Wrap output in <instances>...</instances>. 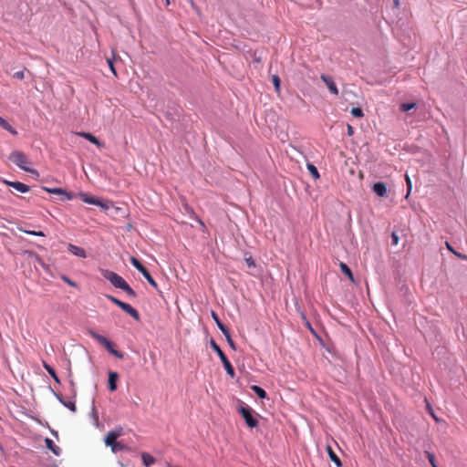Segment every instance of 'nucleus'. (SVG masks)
Wrapping results in <instances>:
<instances>
[{
  "label": "nucleus",
  "instance_id": "35",
  "mask_svg": "<svg viewBox=\"0 0 467 467\" xmlns=\"http://www.w3.org/2000/svg\"><path fill=\"white\" fill-rule=\"evenodd\" d=\"M21 231L27 234L36 235V236H45L46 235L42 231H29V230H21Z\"/></svg>",
  "mask_w": 467,
  "mask_h": 467
},
{
  "label": "nucleus",
  "instance_id": "7",
  "mask_svg": "<svg viewBox=\"0 0 467 467\" xmlns=\"http://www.w3.org/2000/svg\"><path fill=\"white\" fill-rule=\"evenodd\" d=\"M131 265L145 277V279L149 282L150 285L153 287H157V283L150 275V272L146 269V267L135 257L130 258Z\"/></svg>",
  "mask_w": 467,
  "mask_h": 467
},
{
  "label": "nucleus",
  "instance_id": "10",
  "mask_svg": "<svg viewBox=\"0 0 467 467\" xmlns=\"http://www.w3.org/2000/svg\"><path fill=\"white\" fill-rule=\"evenodd\" d=\"M43 190L46 191L48 193L52 194H58L62 196V200H72L73 194L71 192H67V191L61 189V188H48V187H43Z\"/></svg>",
  "mask_w": 467,
  "mask_h": 467
},
{
  "label": "nucleus",
  "instance_id": "17",
  "mask_svg": "<svg viewBox=\"0 0 467 467\" xmlns=\"http://www.w3.org/2000/svg\"><path fill=\"white\" fill-rule=\"evenodd\" d=\"M78 135H79L80 137L85 138L89 142L97 145L98 147H101L102 146L100 141L94 135H92L91 133H88V132H79V133H78Z\"/></svg>",
  "mask_w": 467,
  "mask_h": 467
},
{
  "label": "nucleus",
  "instance_id": "21",
  "mask_svg": "<svg viewBox=\"0 0 467 467\" xmlns=\"http://www.w3.org/2000/svg\"><path fill=\"white\" fill-rule=\"evenodd\" d=\"M339 267L342 273L345 274L352 283H354V276L350 268L345 263H340Z\"/></svg>",
  "mask_w": 467,
  "mask_h": 467
},
{
  "label": "nucleus",
  "instance_id": "43",
  "mask_svg": "<svg viewBox=\"0 0 467 467\" xmlns=\"http://www.w3.org/2000/svg\"><path fill=\"white\" fill-rule=\"evenodd\" d=\"M64 280H65L68 285H72V286H74V285H75V284H74L72 281H70L68 278L64 277Z\"/></svg>",
  "mask_w": 467,
  "mask_h": 467
},
{
  "label": "nucleus",
  "instance_id": "13",
  "mask_svg": "<svg viewBox=\"0 0 467 467\" xmlns=\"http://www.w3.org/2000/svg\"><path fill=\"white\" fill-rule=\"evenodd\" d=\"M372 191L379 197H387L388 190L384 182H379L372 185Z\"/></svg>",
  "mask_w": 467,
  "mask_h": 467
},
{
  "label": "nucleus",
  "instance_id": "20",
  "mask_svg": "<svg viewBox=\"0 0 467 467\" xmlns=\"http://www.w3.org/2000/svg\"><path fill=\"white\" fill-rule=\"evenodd\" d=\"M42 364H43L44 368H45V369L47 371V373L52 377V379H53L56 382L59 383L60 381H59V379H58V377H57V373H56L55 369H54L51 366H49L46 361H43V362H42Z\"/></svg>",
  "mask_w": 467,
  "mask_h": 467
},
{
  "label": "nucleus",
  "instance_id": "32",
  "mask_svg": "<svg viewBox=\"0 0 467 467\" xmlns=\"http://www.w3.org/2000/svg\"><path fill=\"white\" fill-rule=\"evenodd\" d=\"M405 181L407 183V194H406L405 198L407 199L411 192L412 184H411V180L409 177V175L405 176Z\"/></svg>",
  "mask_w": 467,
  "mask_h": 467
},
{
  "label": "nucleus",
  "instance_id": "5",
  "mask_svg": "<svg viewBox=\"0 0 467 467\" xmlns=\"http://www.w3.org/2000/svg\"><path fill=\"white\" fill-rule=\"evenodd\" d=\"M101 275H103L104 278L109 280L111 283V285H114L116 288L121 289L127 284L124 278H122L120 275H119L117 273L113 271L102 269Z\"/></svg>",
  "mask_w": 467,
  "mask_h": 467
},
{
  "label": "nucleus",
  "instance_id": "2",
  "mask_svg": "<svg viewBox=\"0 0 467 467\" xmlns=\"http://www.w3.org/2000/svg\"><path fill=\"white\" fill-rule=\"evenodd\" d=\"M211 347L217 353V355L220 358V360L222 361V363H223V365L227 374L231 378H234L235 376V372H234V369L232 364L230 363L229 359L227 358V357L225 356L223 351L221 349L219 345L213 339L211 340Z\"/></svg>",
  "mask_w": 467,
  "mask_h": 467
},
{
  "label": "nucleus",
  "instance_id": "22",
  "mask_svg": "<svg viewBox=\"0 0 467 467\" xmlns=\"http://www.w3.org/2000/svg\"><path fill=\"white\" fill-rule=\"evenodd\" d=\"M251 389L260 398V399H265L267 397V394L265 389H263L261 387L257 385L251 386Z\"/></svg>",
  "mask_w": 467,
  "mask_h": 467
},
{
  "label": "nucleus",
  "instance_id": "15",
  "mask_svg": "<svg viewBox=\"0 0 467 467\" xmlns=\"http://www.w3.org/2000/svg\"><path fill=\"white\" fill-rule=\"evenodd\" d=\"M118 379H119V375L117 372L109 371V389L110 391H115L117 389Z\"/></svg>",
  "mask_w": 467,
  "mask_h": 467
},
{
  "label": "nucleus",
  "instance_id": "28",
  "mask_svg": "<svg viewBox=\"0 0 467 467\" xmlns=\"http://www.w3.org/2000/svg\"><path fill=\"white\" fill-rule=\"evenodd\" d=\"M129 296L130 297H136V292L130 286V285L127 283L122 288Z\"/></svg>",
  "mask_w": 467,
  "mask_h": 467
},
{
  "label": "nucleus",
  "instance_id": "9",
  "mask_svg": "<svg viewBox=\"0 0 467 467\" xmlns=\"http://www.w3.org/2000/svg\"><path fill=\"white\" fill-rule=\"evenodd\" d=\"M122 434V428L115 429L107 433L105 437V444L110 448L114 446L117 439Z\"/></svg>",
  "mask_w": 467,
  "mask_h": 467
},
{
  "label": "nucleus",
  "instance_id": "30",
  "mask_svg": "<svg viewBox=\"0 0 467 467\" xmlns=\"http://www.w3.org/2000/svg\"><path fill=\"white\" fill-rule=\"evenodd\" d=\"M416 107L415 102H408V103H402L400 105V110L402 111H409Z\"/></svg>",
  "mask_w": 467,
  "mask_h": 467
},
{
  "label": "nucleus",
  "instance_id": "42",
  "mask_svg": "<svg viewBox=\"0 0 467 467\" xmlns=\"http://www.w3.org/2000/svg\"><path fill=\"white\" fill-rule=\"evenodd\" d=\"M353 133H354V130H353L352 126L348 125V135L352 136Z\"/></svg>",
  "mask_w": 467,
  "mask_h": 467
},
{
  "label": "nucleus",
  "instance_id": "4",
  "mask_svg": "<svg viewBox=\"0 0 467 467\" xmlns=\"http://www.w3.org/2000/svg\"><path fill=\"white\" fill-rule=\"evenodd\" d=\"M106 297L109 301H111L113 304H115L116 306L120 307L124 312H126L128 315H130L132 318H134L137 321L140 320V314H139V312L134 307H132L130 305H129L127 303H124V302L120 301L119 299H118L115 296H110V295H107Z\"/></svg>",
  "mask_w": 467,
  "mask_h": 467
},
{
  "label": "nucleus",
  "instance_id": "1",
  "mask_svg": "<svg viewBox=\"0 0 467 467\" xmlns=\"http://www.w3.org/2000/svg\"><path fill=\"white\" fill-rule=\"evenodd\" d=\"M9 160L25 171L36 175L38 174V172L35 169H31L29 167L30 161L24 152L19 150H14L10 153Z\"/></svg>",
  "mask_w": 467,
  "mask_h": 467
},
{
  "label": "nucleus",
  "instance_id": "45",
  "mask_svg": "<svg viewBox=\"0 0 467 467\" xmlns=\"http://www.w3.org/2000/svg\"><path fill=\"white\" fill-rule=\"evenodd\" d=\"M166 4L169 5L170 4V1L169 0H166Z\"/></svg>",
  "mask_w": 467,
  "mask_h": 467
},
{
  "label": "nucleus",
  "instance_id": "18",
  "mask_svg": "<svg viewBox=\"0 0 467 467\" xmlns=\"http://www.w3.org/2000/svg\"><path fill=\"white\" fill-rule=\"evenodd\" d=\"M327 453H328V456L330 458V460L337 466V467H341L342 466V463H341V461L339 459V457L336 454V452L333 451V449L331 448V446H327Z\"/></svg>",
  "mask_w": 467,
  "mask_h": 467
},
{
  "label": "nucleus",
  "instance_id": "16",
  "mask_svg": "<svg viewBox=\"0 0 467 467\" xmlns=\"http://www.w3.org/2000/svg\"><path fill=\"white\" fill-rule=\"evenodd\" d=\"M45 443H46V446L57 456H59L60 455V452H61V449L55 444V442L49 439V438H47L45 440Z\"/></svg>",
  "mask_w": 467,
  "mask_h": 467
},
{
  "label": "nucleus",
  "instance_id": "14",
  "mask_svg": "<svg viewBox=\"0 0 467 467\" xmlns=\"http://www.w3.org/2000/svg\"><path fill=\"white\" fill-rule=\"evenodd\" d=\"M67 249L68 251L78 256V257H80V258H86L87 257V253L86 251L82 248V247H79V246H77L75 244H67Z\"/></svg>",
  "mask_w": 467,
  "mask_h": 467
},
{
  "label": "nucleus",
  "instance_id": "12",
  "mask_svg": "<svg viewBox=\"0 0 467 467\" xmlns=\"http://www.w3.org/2000/svg\"><path fill=\"white\" fill-rule=\"evenodd\" d=\"M3 182L22 193L27 192L30 190L28 185L20 182H9L6 180H3Z\"/></svg>",
  "mask_w": 467,
  "mask_h": 467
},
{
  "label": "nucleus",
  "instance_id": "24",
  "mask_svg": "<svg viewBox=\"0 0 467 467\" xmlns=\"http://www.w3.org/2000/svg\"><path fill=\"white\" fill-rule=\"evenodd\" d=\"M58 400L67 408H68L71 411L75 412L77 410L76 404L74 401L68 400L65 401L63 400L61 396H57Z\"/></svg>",
  "mask_w": 467,
  "mask_h": 467
},
{
  "label": "nucleus",
  "instance_id": "38",
  "mask_svg": "<svg viewBox=\"0 0 467 467\" xmlns=\"http://www.w3.org/2000/svg\"><path fill=\"white\" fill-rule=\"evenodd\" d=\"M14 78H17V79H23L25 78V73L24 71H17L14 74Z\"/></svg>",
  "mask_w": 467,
  "mask_h": 467
},
{
  "label": "nucleus",
  "instance_id": "11",
  "mask_svg": "<svg viewBox=\"0 0 467 467\" xmlns=\"http://www.w3.org/2000/svg\"><path fill=\"white\" fill-rule=\"evenodd\" d=\"M320 78L326 84V86L327 87V88L329 89V91L332 94L338 95V89H337V88L336 86L335 81L333 80V78L330 76L322 74L320 76Z\"/></svg>",
  "mask_w": 467,
  "mask_h": 467
},
{
  "label": "nucleus",
  "instance_id": "29",
  "mask_svg": "<svg viewBox=\"0 0 467 467\" xmlns=\"http://www.w3.org/2000/svg\"><path fill=\"white\" fill-rule=\"evenodd\" d=\"M307 169L310 172V174L315 178V179H318L319 178V173H318V171L317 169V167L313 164H310L308 163L307 164Z\"/></svg>",
  "mask_w": 467,
  "mask_h": 467
},
{
  "label": "nucleus",
  "instance_id": "36",
  "mask_svg": "<svg viewBox=\"0 0 467 467\" xmlns=\"http://www.w3.org/2000/svg\"><path fill=\"white\" fill-rule=\"evenodd\" d=\"M392 244L397 245L399 244V236L397 233L393 232L391 234Z\"/></svg>",
  "mask_w": 467,
  "mask_h": 467
},
{
  "label": "nucleus",
  "instance_id": "44",
  "mask_svg": "<svg viewBox=\"0 0 467 467\" xmlns=\"http://www.w3.org/2000/svg\"><path fill=\"white\" fill-rule=\"evenodd\" d=\"M394 4H395L396 6H398L400 5L399 0H394Z\"/></svg>",
  "mask_w": 467,
  "mask_h": 467
},
{
  "label": "nucleus",
  "instance_id": "25",
  "mask_svg": "<svg viewBox=\"0 0 467 467\" xmlns=\"http://www.w3.org/2000/svg\"><path fill=\"white\" fill-rule=\"evenodd\" d=\"M142 461L147 467L150 466L155 462V459L148 453H142Z\"/></svg>",
  "mask_w": 467,
  "mask_h": 467
},
{
  "label": "nucleus",
  "instance_id": "19",
  "mask_svg": "<svg viewBox=\"0 0 467 467\" xmlns=\"http://www.w3.org/2000/svg\"><path fill=\"white\" fill-rule=\"evenodd\" d=\"M0 127L8 132H10L12 135H17V131L15 128H13L4 118L0 116Z\"/></svg>",
  "mask_w": 467,
  "mask_h": 467
},
{
  "label": "nucleus",
  "instance_id": "39",
  "mask_svg": "<svg viewBox=\"0 0 467 467\" xmlns=\"http://www.w3.org/2000/svg\"><path fill=\"white\" fill-rule=\"evenodd\" d=\"M109 66L110 67V70L112 71V73L116 76L117 75V72H116V69L114 67V65H113V62L111 60H109Z\"/></svg>",
  "mask_w": 467,
  "mask_h": 467
},
{
  "label": "nucleus",
  "instance_id": "37",
  "mask_svg": "<svg viewBox=\"0 0 467 467\" xmlns=\"http://www.w3.org/2000/svg\"><path fill=\"white\" fill-rule=\"evenodd\" d=\"M245 262L249 267H254L255 263L254 260L252 257L245 258Z\"/></svg>",
  "mask_w": 467,
  "mask_h": 467
},
{
  "label": "nucleus",
  "instance_id": "31",
  "mask_svg": "<svg viewBox=\"0 0 467 467\" xmlns=\"http://www.w3.org/2000/svg\"><path fill=\"white\" fill-rule=\"evenodd\" d=\"M425 454L431 463V465L432 467H438L437 464H436V460H435V456L433 453L430 452V451H425Z\"/></svg>",
  "mask_w": 467,
  "mask_h": 467
},
{
  "label": "nucleus",
  "instance_id": "3",
  "mask_svg": "<svg viewBox=\"0 0 467 467\" xmlns=\"http://www.w3.org/2000/svg\"><path fill=\"white\" fill-rule=\"evenodd\" d=\"M237 410L242 415L248 427L254 428L258 425V420L253 416L254 410L252 408L242 402Z\"/></svg>",
  "mask_w": 467,
  "mask_h": 467
},
{
  "label": "nucleus",
  "instance_id": "6",
  "mask_svg": "<svg viewBox=\"0 0 467 467\" xmlns=\"http://www.w3.org/2000/svg\"><path fill=\"white\" fill-rule=\"evenodd\" d=\"M91 336L99 343L103 345L109 353H111L112 355H114L115 357H117L119 358H123V355L114 348L113 343L111 341H109L107 337H105L104 336H101L98 333H95V332H92Z\"/></svg>",
  "mask_w": 467,
  "mask_h": 467
},
{
  "label": "nucleus",
  "instance_id": "23",
  "mask_svg": "<svg viewBox=\"0 0 467 467\" xmlns=\"http://www.w3.org/2000/svg\"><path fill=\"white\" fill-rule=\"evenodd\" d=\"M212 317L213 319L214 320V322L216 323L218 328L223 332L225 331L226 329H228L223 323L222 321L220 320L218 315L214 312V311H212Z\"/></svg>",
  "mask_w": 467,
  "mask_h": 467
},
{
  "label": "nucleus",
  "instance_id": "8",
  "mask_svg": "<svg viewBox=\"0 0 467 467\" xmlns=\"http://www.w3.org/2000/svg\"><path fill=\"white\" fill-rule=\"evenodd\" d=\"M78 196L81 199V201H83L86 203L100 206L101 208H103L105 210H108L109 208V203L103 202L101 200L92 197L89 194H88L87 192H81L78 193Z\"/></svg>",
  "mask_w": 467,
  "mask_h": 467
},
{
  "label": "nucleus",
  "instance_id": "26",
  "mask_svg": "<svg viewBox=\"0 0 467 467\" xmlns=\"http://www.w3.org/2000/svg\"><path fill=\"white\" fill-rule=\"evenodd\" d=\"M126 449H128V447L124 443H122L121 441H116L114 446H112L111 451L113 452H119Z\"/></svg>",
  "mask_w": 467,
  "mask_h": 467
},
{
  "label": "nucleus",
  "instance_id": "33",
  "mask_svg": "<svg viewBox=\"0 0 467 467\" xmlns=\"http://www.w3.org/2000/svg\"><path fill=\"white\" fill-rule=\"evenodd\" d=\"M351 114L356 118H362L364 116L363 111L360 108H353Z\"/></svg>",
  "mask_w": 467,
  "mask_h": 467
},
{
  "label": "nucleus",
  "instance_id": "40",
  "mask_svg": "<svg viewBox=\"0 0 467 467\" xmlns=\"http://www.w3.org/2000/svg\"><path fill=\"white\" fill-rule=\"evenodd\" d=\"M445 245L449 251H451L453 254H455L456 251L452 248V246L448 242L445 243Z\"/></svg>",
  "mask_w": 467,
  "mask_h": 467
},
{
  "label": "nucleus",
  "instance_id": "34",
  "mask_svg": "<svg viewBox=\"0 0 467 467\" xmlns=\"http://www.w3.org/2000/svg\"><path fill=\"white\" fill-rule=\"evenodd\" d=\"M272 81L275 88V90L278 91L280 89V83H281L279 77L277 75L272 76Z\"/></svg>",
  "mask_w": 467,
  "mask_h": 467
},
{
  "label": "nucleus",
  "instance_id": "41",
  "mask_svg": "<svg viewBox=\"0 0 467 467\" xmlns=\"http://www.w3.org/2000/svg\"><path fill=\"white\" fill-rule=\"evenodd\" d=\"M455 255H456L457 257L461 258V259L467 260V255L462 254H461V253L456 252V253H455Z\"/></svg>",
  "mask_w": 467,
  "mask_h": 467
},
{
  "label": "nucleus",
  "instance_id": "27",
  "mask_svg": "<svg viewBox=\"0 0 467 467\" xmlns=\"http://www.w3.org/2000/svg\"><path fill=\"white\" fill-rule=\"evenodd\" d=\"M223 334V336L225 337L226 338V341L227 343L229 344V346L233 348V349H235V344L231 337V334H230V331L228 329H226L225 331L222 332Z\"/></svg>",
  "mask_w": 467,
  "mask_h": 467
}]
</instances>
